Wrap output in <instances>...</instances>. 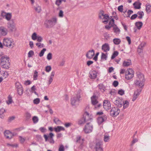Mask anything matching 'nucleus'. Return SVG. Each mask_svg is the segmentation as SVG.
<instances>
[{"label":"nucleus","mask_w":151,"mask_h":151,"mask_svg":"<svg viewBox=\"0 0 151 151\" xmlns=\"http://www.w3.org/2000/svg\"><path fill=\"white\" fill-rule=\"evenodd\" d=\"M1 56L0 59V65L3 68L8 69L10 67V64L9 58L6 55H3L0 54Z\"/></svg>","instance_id":"nucleus-1"},{"label":"nucleus","mask_w":151,"mask_h":151,"mask_svg":"<svg viewBox=\"0 0 151 151\" xmlns=\"http://www.w3.org/2000/svg\"><path fill=\"white\" fill-rule=\"evenodd\" d=\"M31 37L32 40H37V41L39 42L36 43V45L38 47L40 48L44 47V44L40 42L43 40V38L41 36L39 35H37L36 32H34L32 34Z\"/></svg>","instance_id":"nucleus-2"},{"label":"nucleus","mask_w":151,"mask_h":151,"mask_svg":"<svg viewBox=\"0 0 151 151\" xmlns=\"http://www.w3.org/2000/svg\"><path fill=\"white\" fill-rule=\"evenodd\" d=\"M57 18L55 17H53L49 19L45 20L44 25L46 28H52L57 23Z\"/></svg>","instance_id":"nucleus-3"},{"label":"nucleus","mask_w":151,"mask_h":151,"mask_svg":"<svg viewBox=\"0 0 151 151\" xmlns=\"http://www.w3.org/2000/svg\"><path fill=\"white\" fill-rule=\"evenodd\" d=\"M81 91H79L76 96H73L71 99V104L73 106H76L80 100Z\"/></svg>","instance_id":"nucleus-4"},{"label":"nucleus","mask_w":151,"mask_h":151,"mask_svg":"<svg viewBox=\"0 0 151 151\" xmlns=\"http://www.w3.org/2000/svg\"><path fill=\"white\" fill-rule=\"evenodd\" d=\"M3 44L6 46L12 48L14 46L13 40L11 38H5L4 39Z\"/></svg>","instance_id":"nucleus-5"},{"label":"nucleus","mask_w":151,"mask_h":151,"mask_svg":"<svg viewBox=\"0 0 151 151\" xmlns=\"http://www.w3.org/2000/svg\"><path fill=\"white\" fill-rule=\"evenodd\" d=\"M134 75V72L132 69H127L125 72V78L127 80H130L133 78Z\"/></svg>","instance_id":"nucleus-6"},{"label":"nucleus","mask_w":151,"mask_h":151,"mask_svg":"<svg viewBox=\"0 0 151 151\" xmlns=\"http://www.w3.org/2000/svg\"><path fill=\"white\" fill-rule=\"evenodd\" d=\"M93 129V126L91 122H88L86 123L83 130L85 133L88 134L91 132Z\"/></svg>","instance_id":"nucleus-7"},{"label":"nucleus","mask_w":151,"mask_h":151,"mask_svg":"<svg viewBox=\"0 0 151 151\" xmlns=\"http://www.w3.org/2000/svg\"><path fill=\"white\" fill-rule=\"evenodd\" d=\"M120 112V110L117 107H113L111 109L110 111V114L113 116H117Z\"/></svg>","instance_id":"nucleus-8"},{"label":"nucleus","mask_w":151,"mask_h":151,"mask_svg":"<svg viewBox=\"0 0 151 151\" xmlns=\"http://www.w3.org/2000/svg\"><path fill=\"white\" fill-rule=\"evenodd\" d=\"M15 25L16 24L13 19L11 20L8 23V28L12 31H15L16 30Z\"/></svg>","instance_id":"nucleus-9"},{"label":"nucleus","mask_w":151,"mask_h":151,"mask_svg":"<svg viewBox=\"0 0 151 151\" xmlns=\"http://www.w3.org/2000/svg\"><path fill=\"white\" fill-rule=\"evenodd\" d=\"M83 117L87 123L89 122V121H91L92 120V115L88 112H84L83 115Z\"/></svg>","instance_id":"nucleus-10"},{"label":"nucleus","mask_w":151,"mask_h":151,"mask_svg":"<svg viewBox=\"0 0 151 151\" xmlns=\"http://www.w3.org/2000/svg\"><path fill=\"white\" fill-rule=\"evenodd\" d=\"M142 90V88L137 89L134 92V94L133 96L132 101H134L138 98V96L140 94Z\"/></svg>","instance_id":"nucleus-11"},{"label":"nucleus","mask_w":151,"mask_h":151,"mask_svg":"<svg viewBox=\"0 0 151 151\" xmlns=\"http://www.w3.org/2000/svg\"><path fill=\"white\" fill-rule=\"evenodd\" d=\"M95 54V51L93 49L88 51L86 54V57L89 59H92Z\"/></svg>","instance_id":"nucleus-12"},{"label":"nucleus","mask_w":151,"mask_h":151,"mask_svg":"<svg viewBox=\"0 0 151 151\" xmlns=\"http://www.w3.org/2000/svg\"><path fill=\"white\" fill-rule=\"evenodd\" d=\"M94 149L96 151H104L102 145L100 142H96Z\"/></svg>","instance_id":"nucleus-13"},{"label":"nucleus","mask_w":151,"mask_h":151,"mask_svg":"<svg viewBox=\"0 0 151 151\" xmlns=\"http://www.w3.org/2000/svg\"><path fill=\"white\" fill-rule=\"evenodd\" d=\"M122 101L121 99L120 98H117L114 101V102L115 104L119 107H121L122 105Z\"/></svg>","instance_id":"nucleus-14"},{"label":"nucleus","mask_w":151,"mask_h":151,"mask_svg":"<svg viewBox=\"0 0 151 151\" xmlns=\"http://www.w3.org/2000/svg\"><path fill=\"white\" fill-rule=\"evenodd\" d=\"M145 80H136L135 81V85L138 87L141 88H142L144 85V83Z\"/></svg>","instance_id":"nucleus-15"},{"label":"nucleus","mask_w":151,"mask_h":151,"mask_svg":"<svg viewBox=\"0 0 151 151\" xmlns=\"http://www.w3.org/2000/svg\"><path fill=\"white\" fill-rule=\"evenodd\" d=\"M104 108L106 110H108L111 107V104L110 101L107 100H105L103 102Z\"/></svg>","instance_id":"nucleus-16"},{"label":"nucleus","mask_w":151,"mask_h":151,"mask_svg":"<svg viewBox=\"0 0 151 151\" xmlns=\"http://www.w3.org/2000/svg\"><path fill=\"white\" fill-rule=\"evenodd\" d=\"M1 16L3 17H5V19L7 21H9L11 19L12 17V15L11 13H6L4 12H3L1 13Z\"/></svg>","instance_id":"nucleus-17"},{"label":"nucleus","mask_w":151,"mask_h":151,"mask_svg":"<svg viewBox=\"0 0 151 151\" xmlns=\"http://www.w3.org/2000/svg\"><path fill=\"white\" fill-rule=\"evenodd\" d=\"M4 135L6 138L8 139H11L14 136V134L9 130H6L4 132Z\"/></svg>","instance_id":"nucleus-18"},{"label":"nucleus","mask_w":151,"mask_h":151,"mask_svg":"<svg viewBox=\"0 0 151 151\" xmlns=\"http://www.w3.org/2000/svg\"><path fill=\"white\" fill-rule=\"evenodd\" d=\"M7 30L4 27H0V34L3 36H5L7 34Z\"/></svg>","instance_id":"nucleus-19"},{"label":"nucleus","mask_w":151,"mask_h":151,"mask_svg":"<svg viewBox=\"0 0 151 151\" xmlns=\"http://www.w3.org/2000/svg\"><path fill=\"white\" fill-rule=\"evenodd\" d=\"M101 49L104 52H107L109 50L110 47L108 44L106 43L103 44L101 47Z\"/></svg>","instance_id":"nucleus-20"},{"label":"nucleus","mask_w":151,"mask_h":151,"mask_svg":"<svg viewBox=\"0 0 151 151\" xmlns=\"http://www.w3.org/2000/svg\"><path fill=\"white\" fill-rule=\"evenodd\" d=\"M136 80H145L143 74L140 72L137 73V79Z\"/></svg>","instance_id":"nucleus-21"},{"label":"nucleus","mask_w":151,"mask_h":151,"mask_svg":"<svg viewBox=\"0 0 151 151\" xmlns=\"http://www.w3.org/2000/svg\"><path fill=\"white\" fill-rule=\"evenodd\" d=\"M107 116L106 115L103 116V117H99L97 119V122L99 124H100L103 122L106 121L107 119Z\"/></svg>","instance_id":"nucleus-22"},{"label":"nucleus","mask_w":151,"mask_h":151,"mask_svg":"<svg viewBox=\"0 0 151 151\" xmlns=\"http://www.w3.org/2000/svg\"><path fill=\"white\" fill-rule=\"evenodd\" d=\"M97 76V72L93 70L90 73L89 77L91 79L95 78Z\"/></svg>","instance_id":"nucleus-23"},{"label":"nucleus","mask_w":151,"mask_h":151,"mask_svg":"<svg viewBox=\"0 0 151 151\" xmlns=\"http://www.w3.org/2000/svg\"><path fill=\"white\" fill-rule=\"evenodd\" d=\"M55 74V72L54 71H52L51 73V74L50 76L49 80L48 81V85H50L51 83L52 82L53 78L54 76V75Z\"/></svg>","instance_id":"nucleus-24"},{"label":"nucleus","mask_w":151,"mask_h":151,"mask_svg":"<svg viewBox=\"0 0 151 151\" xmlns=\"http://www.w3.org/2000/svg\"><path fill=\"white\" fill-rule=\"evenodd\" d=\"M91 102L92 104L95 105L98 103L97 100V97L96 96L93 95L91 97Z\"/></svg>","instance_id":"nucleus-25"},{"label":"nucleus","mask_w":151,"mask_h":151,"mask_svg":"<svg viewBox=\"0 0 151 151\" xmlns=\"http://www.w3.org/2000/svg\"><path fill=\"white\" fill-rule=\"evenodd\" d=\"M54 129L55 132H59L61 131L65 130V129L63 127L60 126H58L56 127H55Z\"/></svg>","instance_id":"nucleus-26"},{"label":"nucleus","mask_w":151,"mask_h":151,"mask_svg":"<svg viewBox=\"0 0 151 151\" xmlns=\"http://www.w3.org/2000/svg\"><path fill=\"white\" fill-rule=\"evenodd\" d=\"M141 3L139 1H136L134 3L133 5L134 6V8L135 9H140L141 8Z\"/></svg>","instance_id":"nucleus-27"},{"label":"nucleus","mask_w":151,"mask_h":151,"mask_svg":"<svg viewBox=\"0 0 151 151\" xmlns=\"http://www.w3.org/2000/svg\"><path fill=\"white\" fill-rule=\"evenodd\" d=\"M109 19V16L107 14H105L102 19H104V20L103 21V22L105 24H107L108 22Z\"/></svg>","instance_id":"nucleus-28"},{"label":"nucleus","mask_w":151,"mask_h":151,"mask_svg":"<svg viewBox=\"0 0 151 151\" xmlns=\"http://www.w3.org/2000/svg\"><path fill=\"white\" fill-rule=\"evenodd\" d=\"M114 32L116 34H119L120 32V30L116 25L113 26Z\"/></svg>","instance_id":"nucleus-29"},{"label":"nucleus","mask_w":151,"mask_h":151,"mask_svg":"<svg viewBox=\"0 0 151 151\" xmlns=\"http://www.w3.org/2000/svg\"><path fill=\"white\" fill-rule=\"evenodd\" d=\"M143 24L142 22H136L135 23V25L136 26L137 28L139 30L142 27Z\"/></svg>","instance_id":"nucleus-30"},{"label":"nucleus","mask_w":151,"mask_h":151,"mask_svg":"<svg viewBox=\"0 0 151 151\" xmlns=\"http://www.w3.org/2000/svg\"><path fill=\"white\" fill-rule=\"evenodd\" d=\"M131 64V60L124 61L123 64V65L124 67H127Z\"/></svg>","instance_id":"nucleus-31"},{"label":"nucleus","mask_w":151,"mask_h":151,"mask_svg":"<svg viewBox=\"0 0 151 151\" xmlns=\"http://www.w3.org/2000/svg\"><path fill=\"white\" fill-rule=\"evenodd\" d=\"M110 139V136L107 133H105L104 135V140L105 142H108Z\"/></svg>","instance_id":"nucleus-32"},{"label":"nucleus","mask_w":151,"mask_h":151,"mask_svg":"<svg viewBox=\"0 0 151 151\" xmlns=\"http://www.w3.org/2000/svg\"><path fill=\"white\" fill-rule=\"evenodd\" d=\"M84 141V139H81L80 136H78L76 137V142L79 143L81 144H83Z\"/></svg>","instance_id":"nucleus-33"},{"label":"nucleus","mask_w":151,"mask_h":151,"mask_svg":"<svg viewBox=\"0 0 151 151\" xmlns=\"http://www.w3.org/2000/svg\"><path fill=\"white\" fill-rule=\"evenodd\" d=\"M122 104H123V109H124L129 106V102L128 101L125 100L122 102Z\"/></svg>","instance_id":"nucleus-34"},{"label":"nucleus","mask_w":151,"mask_h":151,"mask_svg":"<svg viewBox=\"0 0 151 151\" xmlns=\"http://www.w3.org/2000/svg\"><path fill=\"white\" fill-rule=\"evenodd\" d=\"M36 90V88L35 86H33L31 88V90L30 91V92L32 93H34L37 95H38V94L35 91Z\"/></svg>","instance_id":"nucleus-35"},{"label":"nucleus","mask_w":151,"mask_h":151,"mask_svg":"<svg viewBox=\"0 0 151 151\" xmlns=\"http://www.w3.org/2000/svg\"><path fill=\"white\" fill-rule=\"evenodd\" d=\"M85 123H87V122L85 120V119L83 117L80 119L78 121V123L79 124H84Z\"/></svg>","instance_id":"nucleus-36"},{"label":"nucleus","mask_w":151,"mask_h":151,"mask_svg":"<svg viewBox=\"0 0 151 151\" xmlns=\"http://www.w3.org/2000/svg\"><path fill=\"white\" fill-rule=\"evenodd\" d=\"M137 14V15L138 14L139 15L138 17V18L139 19H142L143 16L144 15V12L142 11H140L138 12Z\"/></svg>","instance_id":"nucleus-37"},{"label":"nucleus","mask_w":151,"mask_h":151,"mask_svg":"<svg viewBox=\"0 0 151 151\" xmlns=\"http://www.w3.org/2000/svg\"><path fill=\"white\" fill-rule=\"evenodd\" d=\"M113 41L115 45H119L121 42V40L119 38H115L113 39Z\"/></svg>","instance_id":"nucleus-38"},{"label":"nucleus","mask_w":151,"mask_h":151,"mask_svg":"<svg viewBox=\"0 0 151 151\" xmlns=\"http://www.w3.org/2000/svg\"><path fill=\"white\" fill-rule=\"evenodd\" d=\"M151 5L150 4H146V9L145 10L147 13H149L151 12L150 8Z\"/></svg>","instance_id":"nucleus-39"},{"label":"nucleus","mask_w":151,"mask_h":151,"mask_svg":"<svg viewBox=\"0 0 151 151\" xmlns=\"http://www.w3.org/2000/svg\"><path fill=\"white\" fill-rule=\"evenodd\" d=\"M34 9L36 12L37 13L40 12L41 11V7L39 6L34 7Z\"/></svg>","instance_id":"nucleus-40"},{"label":"nucleus","mask_w":151,"mask_h":151,"mask_svg":"<svg viewBox=\"0 0 151 151\" xmlns=\"http://www.w3.org/2000/svg\"><path fill=\"white\" fill-rule=\"evenodd\" d=\"M12 97L10 95L8 97V100L6 101V103L8 104H11L12 102Z\"/></svg>","instance_id":"nucleus-41"},{"label":"nucleus","mask_w":151,"mask_h":151,"mask_svg":"<svg viewBox=\"0 0 151 151\" xmlns=\"http://www.w3.org/2000/svg\"><path fill=\"white\" fill-rule=\"evenodd\" d=\"M104 15V12L103 11L101 10L99 14V17L100 19H102Z\"/></svg>","instance_id":"nucleus-42"},{"label":"nucleus","mask_w":151,"mask_h":151,"mask_svg":"<svg viewBox=\"0 0 151 151\" xmlns=\"http://www.w3.org/2000/svg\"><path fill=\"white\" fill-rule=\"evenodd\" d=\"M118 52L117 51H115L111 57V59H114L118 55Z\"/></svg>","instance_id":"nucleus-43"},{"label":"nucleus","mask_w":151,"mask_h":151,"mask_svg":"<svg viewBox=\"0 0 151 151\" xmlns=\"http://www.w3.org/2000/svg\"><path fill=\"white\" fill-rule=\"evenodd\" d=\"M63 1L65 2L66 1L65 0H56L55 2V4L57 6H59Z\"/></svg>","instance_id":"nucleus-44"},{"label":"nucleus","mask_w":151,"mask_h":151,"mask_svg":"<svg viewBox=\"0 0 151 151\" xmlns=\"http://www.w3.org/2000/svg\"><path fill=\"white\" fill-rule=\"evenodd\" d=\"M17 91L19 95H22V94L23 91L22 87L17 89Z\"/></svg>","instance_id":"nucleus-45"},{"label":"nucleus","mask_w":151,"mask_h":151,"mask_svg":"<svg viewBox=\"0 0 151 151\" xmlns=\"http://www.w3.org/2000/svg\"><path fill=\"white\" fill-rule=\"evenodd\" d=\"M46 50V48H44L41 51L39 54V56L40 57L42 56L44 54L45 51Z\"/></svg>","instance_id":"nucleus-46"},{"label":"nucleus","mask_w":151,"mask_h":151,"mask_svg":"<svg viewBox=\"0 0 151 151\" xmlns=\"http://www.w3.org/2000/svg\"><path fill=\"white\" fill-rule=\"evenodd\" d=\"M107 56L106 54L104 53H101V59L102 60H106L107 59Z\"/></svg>","instance_id":"nucleus-47"},{"label":"nucleus","mask_w":151,"mask_h":151,"mask_svg":"<svg viewBox=\"0 0 151 151\" xmlns=\"http://www.w3.org/2000/svg\"><path fill=\"white\" fill-rule=\"evenodd\" d=\"M32 120L34 123H36L38 122L39 119L37 116H34L32 118Z\"/></svg>","instance_id":"nucleus-48"},{"label":"nucleus","mask_w":151,"mask_h":151,"mask_svg":"<svg viewBox=\"0 0 151 151\" xmlns=\"http://www.w3.org/2000/svg\"><path fill=\"white\" fill-rule=\"evenodd\" d=\"M19 139L21 143H23L25 141L26 138L25 137L24 138L22 136H20L19 137Z\"/></svg>","instance_id":"nucleus-49"},{"label":"nucleus","mask_w":151,"mask_h":151,"mask_svg":"<svg viewBox=\"0 0 151 151\" xmlns=\"http://www.w3.org/2000/svg\"><path fill=\"white\" fill-rule=\"evenodd\" d=\"M52 68L50 65L47 66L45 68V70L47 72H49L51 70Z\"/></svg>","instance_id":"nucleus-50"},{"label":"nucleus","mask_w":151,"mask_h":151,"mask_svg":"<svg viewBox=\"0 0 151 151\" xmlns=\"http://www.w3.org/2000/svg\"><path fill=\"white\" fill-rule=\"evenodd\" d=\"M38 72L36 70H35L34 75H33V79L34 80H36L37 79V77L38 76Z\"/></svg>","instance_id":"nucleus-51"},{"label":"nucleus","mask_w":151,"mask_h":151,"mask_svg":"<svg viewBox=\"0 0 151 151\" xmlns=\"http://www.w3.org/2000/svg\"><path fill=\"white\" fill-rule=\"evenodd\" d=\"M52 54L50 52H49L47 55V59L49 60H50L52 59Z\"/></svg>","instance_id":"nucleus-52"},{"label":"nucleus","mask_w":151,"mask_h":151,"mask_svg":"<svg viewBox=\"0 0 151 151\" xmlns=\"http://www.w3.org/2000/svg\"><path fill=\"white\" fill-rule=\"evenodd\" d=\"M114 20L113 19H112L109 22V25L113 27L115 24H114Z\"/></svg>","instance_id":"nucleus-53"},{"label":"nucleus","mask_w":151,"mask_h":151,"mask_svg":"<svg viewBox=\"0 0 151 151\" xmlns=\"http://www.w3.org/2000/svg\"><path fill=\"white\" fill-rule=\"evenodd\" d=\"M40 102V99L37 98L36 99H35L33 100V103L34 104H38Z\"/></svg>","instance_id":"nucleus-54"},{"label":"nucleus","mask_w":151,"mask_h":151,"mask_svg":"<svg viewBox=\"0 0 151 151\" xmlns=\"http://www.w3.org/2000/svg\"><path fill=\"white\" fill-rule=\"evenodd\" d=\"M58 16L59 17L61 18L64 16L63 12L62 10H60Z\"/></svg>","instance_id":"nucleus-55"},{"label":"nucleus","mask_w":151,"mask_h":151,"mask_svg":"<svg viewBox=\"0 0 151 151\" xmlns=\"http://www.w3.org/2000/svg\"><path fill=\"white\" fill-rule=\"evenodd\" d=\"M16 87L17 89L22 87L21 85L19 82H17L15 83Z\"/></svg>","instance_id":"nucleus-56"},{"label":"nucleus","mask_w":151,"mask_h":151,"mask_svg":"<svg viewBox=\"0 0 151 151\" xmlns=\"http://www.w3.org/2000/svg\"><path fill=\"white\" fill-rule=\"evenodd\" d=\"M28 57L29 58L31 57L34 54V52L32 50H30L28 52Z\"/></svg>","instance_id":"nucleus-57"},{"label":"nucleus","mask_w":151,"mask_h":151,"mask_svg":"<svg viewBox=\"0 0 151 151\" xmlns=\"http://www.w3.org/2000/svg\"><path fill=\"white\" fill-rule=\"evenodd\" d=\"M118 93L121 95H122L124 94V90L121 89L118 91Z\"/></svg>","instance_id":"nucleus-58"},{"label":"nucleus","mask_w":151,"mask_h":151,"mask_svg":"<svg viewBox=\"0 0 151 151\" xmlns=\"http://www.w3.org/2000/svg\"><path fill=\"white\" fill-rule=\"evenodd\" d=\"M53 121L54 122L57 124H58V122H60L59 119L58 118H54Z\"/></svg>","instance_id":"nucleus-59"},{"label":"nucleus","mask_w":151,"mask_h":151,"mask_svg":"<svg viewBox=\"0 0 151 151\" xmlns=\"http://www.w3.org/2000/svg\"><path fill=\"white\" fill-rule=\"evenodd\" d=\"M118 9L120 12H122L123 11V6L122 5L119 6L118 7Z\"/></svg>","instance_id":"nucleus-60"},{"label":"nucleus","mask_w":151,"mask_h":151,"mask_svg":"<svg viewBox=\"0 0 151 151\" xmlns=\"http://www.w3.org/2000/svg\"><path fill=\"white\" fill-rule=\"evenodd\" d=\"M59 151H64V146L61 145L60 146L59 148Z\"/></svg>","instance_id":"nucleus-61"},{"label":"nucleus","mask_w":151,"mask_h":151,"mask_svg":"<svg viewBox=\"0 0 151 151\" xmlns=\"http://www.w3.org/2000/svg\"><path fill=\"white\" fill-rule=\"evenodd\" d=\"M145 43H142L138 47L143 49V48L145 46Z\"/></svg>","instance_id":"nucleus-62"},{"label":"nucleus","mask_w":151,"mask_h":151,"mask_svg":"<svg viewBox=\"0 0 151 151\" xmlns=\"http://www.w3.org/2000/svg\"><path fill=\"white\" fill-rule=\"evenodd\" d=\"M138 16L137 14H134L131 17L130 19L131 20H133L136 19Z\"/></svg>","instance_id":"nucleus-63"},{"label":"nucleus","mask_w":151,"mask_h":151,"mask_svg":"<svg viewBox=\"0 0 151 151\" xmlns=\"http://www.w3.org/2000/svg\"><path fill=\"white\" fill-rule=\"evenodd\" d=\"M138 141V139L137 138L134 139L133 140L132 142V143L131 145H133V144L137 142Z\"/></svg>","instance_id":"nucleus-64"}]
</instances>
